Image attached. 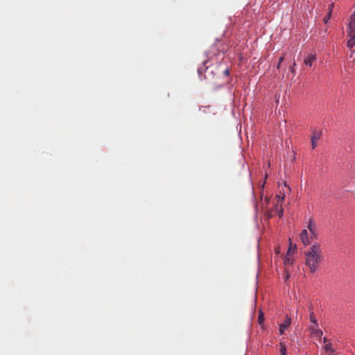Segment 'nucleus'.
<instances>
[{
    "label": "nucleus",
    "instance_id": "obj_5",
    "mask_svg": "<svg viewBox=\"0 0 355 355\" xmlns=\"http://www.w3.org/2000/svg\"><path fill=\"white\" fill-rule=\"evenodd\" d=\"M291 318L287 315L284 323H282L279 325V333L281 334H283L284 332V329L288 328L291 325Z\"/></svg>",
    "mask_w": 355,
    "mask_h": 355
},
{
    "label": "nucleus",
    "instance_id": "obj_12",
    "mask_svg": "<svg viewBox=\"0 0 355 355\" xmlns=\"http://www.w3.org/2000/svg\"><path fill=\"white\" fill-rule=\"evenodd\" d=\"M280 352L282 355H286V348L283 343H280Z\"/></svg>",
    "mask_w": 355,
    "mask_h": 355
},
{
    "label": "nucleus",
    "instance_id": "obj_20",
    "mask_svg": "<svg viewBox=\"0 0 355 355\" xmlns=\"http://www.w3.org/2000/svg\"><path fill=\"white\" fill-rule=\"evenodd\" d=\"M323 342H324V343H327V339L326 338H323Z\"/></svg>",
    "mask_w": 355,
    "mask_h": 355
},
{
    "label": "nucleus",
    "instance_id": "obj_8",
    "mask_svg": "<svg viewBox=\"0 0 355 355\" xmlns=\"http://www.w3.org/2000/svg\"><path fill=\"white\" fill-rule=\"evenodd\" d=\"M330 8H329V13L327 14V16H325L323 19V21L326 24L327 23V21H329V19H330L331 17V10H332V7H333V4H331L330 6Z\"/></svg>",
    "mask_w": 355,
    "mask_h": 355
},
{
    "label": "nucleus",
    "instance_id": "obj_17",
    "mask_svg": "<svg viewBox=\"0 0 355 355\" xmlns=\"http://www.w3.org/2000/svg\"><path fill=\"white\" fill-rule=\"evenodd\" d=\"M224 73L226 75V76H228L230 74V72H229V70L227 69L224 71Z\"/></svg>",
    "mask_w": 355,
    "mask_h": 355
},
{
    "label": "nucleus",
    "instance_id": "obj_3",
    "mask_svg": "<svg viewBox=\"0 0 355 355\" xmlns=\"http://www.w3.org/2000/svg\"><path fill=\"white\" fill-rule=\"evenodd\" d=\"M348 26V35L350 38L347 41V46L352 48L355 45V12L351 15Z\"/></svg>",
    "mask_w": 355,
    "mask_h": 355
},
{
    "label": "nucleus",
    "instance_id": "obj_19",
    "mask_svg": "<svg viewBox=\"0 0 355 355\" xmlns=\"http://www.w3.org/2000/svg\"><path fill=\"white\" fill-rule=\"evenodd\" d=\"M283 215V210L282 209L279 213V216H282Z\"/></svg>",
    "mask_w": 355,
    "mask_h": 355
},
{
    "label": "nucleus",
    "instance_id": "obj_9",
    "mask_svg": "<svg viewBox=\"0 0 355 355\" xmlns=\"http://www.w3.org/2000/svg\"><path fill=\"white\" fill-rule=\"evenodd\" d=\"M310 320H311V322L313 324H314L315 326H318V322H317V320H316V318H315V317L314 313H313V311H312V312H311V313H310Z\"/></svg>",
    "mask_w": 355,
    "mask_h": 355
},
{
    "label": "nucleus",
    "instance_id": "obj_2",
    "mask_svg": "<svg viewBox=\"0 0 355 355\" xmlns=\"http://www.w3.org/2000/svg\"><path fill=\"white\" fill-rule=\"evenodd\" d=\"M306 229H304L300 234V239L304 246L311 244L314 240H317L319 236L318 229L313 219L310 218L307 223Z\"/></svg>",
    "mask_w": 355,
    "mask_h": 355
},
{
    "label": "nucleus",
    "instance_id": "obj_6",
    "mask_svg": "<svg viewBox=\"0 0 355 355\" xmlns=\"http://www.w3.org/2000/svg\"><path fill=\"white\" fill-rule=\"evenodd\" d=\"M316 60L315 54L310 53L304 60V63L309 67H311L313 62Z\"/></svg>",
    "mask_w": 355,
    "mask_h": 355
},
{
    "label": "nucleus",
    "instance_id": "obj_1",
    "mask_svg": "<svg viewBox=\"0 0 355 355\" xmlns=\"http://www.w3.org/2000/svg\"><path fill=\"white\" fill-rule=\"evenodd\" d=\"M304 256L305 265L308 267L309 272L311 273L315 272L324 259L321 244L315 242L304 252Z\"/></svg>",
    "mask_w": 355,
    "mask_h": 355
},
{
    "label": "nucleus",
    "instance_id": "obj_18",
    "mask_svg": "<svg viewBox=\"0 0 355 355\" xmlns=\"http://www.w3.org/2000/svg\"><path fill=\"white\" fill-rule=\"evenodd\" d=\"M281 64H282V63H279V62H278V63H277V69H280V67H281Z\"/></svg>",
    "mask_w": 355,
    "mask_h": 355
},
{
    "label": "nucleus",
    "instance_id": "obj_7",
    "mask_svg": "<svg viewBox=\"0 0 355 355\" xmlns=\"http://www.w3.org/2000/svg\"><path fill=\"white\" fill-rule=\"evenodd\" d=\"M312 334L318 338H321L323 333L321 329H315L314 331H312Z\"/></svg>",
    "mask_w": 355,
    "mask_h": 355
},
{
    "label": "nucleus",
    "instance_id": "obj_16",
    "mask_svg": "<svg viewBox=\"0 0 355 355\" xmlns=\"http://www.w3.org/2000/svg\"><path fill=\"white\" fill-rule=\"evenodd\" d=\"M284 56H281L279 58V60H278V62L279 63H282V62L284 61Z\"/></svg>",
    "mask_w": 355,
    "mask_h": 355
},
{
    "label": "nucleus",
    "instance_id": "obj_11",
    "mask_svg": "<svg viewBox=\"0 0 355 355\" xmlns=\"http://www.w3.org/2000/svg\"><path fill=\"white\" fill-rule=\"evenodd\" d=\"M324 348L326 352H328L329 353H333L334 352V349L331 347V343L326 344L324 345Z\"/></svg>",
    "mask_w": 355,
    "mask_h": 355
},
{
    "label": "nucleus",
    "instance_id": "obj_15",
    "mask_svg": "<svg viewBox=\"0 0 355 355\" xmlns=\"http://www.w3.org/2000/svg\"><path fill=\"white\" fill-rule=\"evenodd\" d=\"M284 263L285 264H290L291 263V260L290 258H286L285 260H284Z\"/></svg>",
    "mask_w": 355,
    "mask_h": 355
},
{
    "label": "nucleus",
    "instance_id": "obj_14",
    "mask_svg": "<svg viewBox=\"0 0 355 355\" xmlns=\"http://www.w3.org/2000/svg\"><path fill=\"white\" fill-rule=\"evenodd\" d=\"M316 327L317 326H315L314 324L310 326L309 329H310L311 333H312V331H314L315 329H318L316 328Z\"/></svg>",
    "mask_w": 355,
    "mask_h": 355
},
{
    "label": "nucleus",
    "instance_id": "obj_4",
    "mask_svg": "<svg viewBox=\"0 0 355 355\" xmlns=\"http://www.w3.org/2000/svg\"><path fill=\"white\" fill-rule=\"evenodd\" d=\"M322 131L321 130L313 129L312 130V135L311 137V148L314 149L317 145L318 141L321 139Z\"/></svg>",
    "mask_w": 355,
    "mask_h": 355
},
{
    "label": "nucleus",
    "instance_id": "obj_10",
    "mask_svg": "<svg viewBox=\"0 0 355 355\" xmlns=\"http://www.w3.org/2000/svg\"><path fill=\"white\" fill-rule=\"evenodd\" d=\"M263 321H264L263 313L262 311H259V314L258 316V322L259 324H261L263 323Z\"/></svg>",
    "mask_w": 355,
    "mask_h": 355
},
{
    "label": "nucleus",
    "instance_id": "obj_13",
    "mask_svg": "<svg viewBox=\"0 0 355 355\" xmlns=\"http://www.w3.org/2000/svg\"><path fill=\"white\" fill-rule=\"evenodd\" d=\"M296 64H295V60L293 61L292 65H291L289 67V70L293 74L295 75V67Z\"/></svg>",
    "mask_w": 355,
    "mask_h": 355
}]
</instances>
